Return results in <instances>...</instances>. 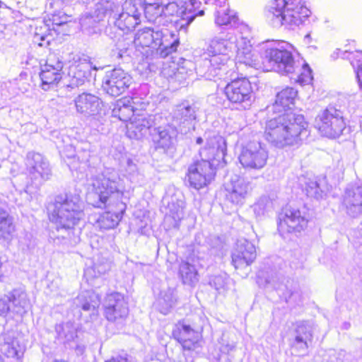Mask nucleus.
I'll use <instances>...</instances> for the list:
<instances>
[{
  "label": "nucleus",
  "instance_id": "obj_43",
  "mask_svg": "<svg viewBox=\"0 0 362 362\" xmlns=\"http://www.w3.org/2000/svg\"><path fill=\"white\" fill-rule=\"evenodd\" d=\"M143 11L148 22L163 25L168 23V21L163 20L162 4L146 6L143 8Z\"/></svg>",
  "mask_w": 362,
  "mask_h": 362
},
{
  "label": "nucleus",
  "instance_id": "obj_50",
  "mask_svg": "<svg viewBox=\"0 0 362 362\" xmlns=\"http://www.w3.org/2000/svg\"><path fill=\"white\" fill-rule=\"evenodd\" d=\"M110 266L107 262L99 264L94 263L93 267L87 268L84 274L87 276H92L93 278H96L102 274H105L108 270H110Z\"/></svg>",
  "mask_w": 362,
  "mask_h": 362
},
{
  "label": "nucleus",
  "instance_id": "obj_37",
  "mask_svg": "<svg viewBox=\"0 0 362 362\" xmlns=\"http://www.w3.org/2000/svg\"><path fill=\"white\" fill-rule=\"evenodd\" d=\"M176 302L177 296L175 290L172 288H168L160 291V296L157 301V307L162 314L167 315L175 306Z\"/></svg>",
  "mask_w": 362,
  "mask_h": 362
},
{
  "label": "nucleus",
  "instance_id": "obj_62",
  "mask_svg": "<svg viewBox=\"0 0 362 362\" xmlns=\"http://www.w3.org/2000/svg\"><path fill=\"white\" fill-rule=\"evenodd\" d=\"M196 142L197 144H201L203 142V139L202 137L197 138Z\"/></svg>",
  "mask_w": 362,
  "mask_h": 362
},
{
  "label": "nucleus",
  "instance_id": "obj_52",
  "mask_svg": "<svg viewBox=\"0 0 362 362\" xmlns=\"http://www.w3.org/2000/svg\"><path fill=\"white\" fill-rule=\"evenodd\" d=\"M18 243L20 248L24 252L30 250L35 245L34 240L30 233H25L23 235L20 236Z\"/></svg>",
  "mask_w": 362,
  "mask_h": 362
},
{
  "label": "nucleus",
  "instance_id": "obj_27",
  "mask_svg": "<svg viewBox=\"0 0 362 362\" xmlns=\"http://www.w3.org/2000/svg\"><path fill=\"white\" fill-rule=\"evenodd\" d=\"M74 101L77 112L85 117L95 115L101 109L100 99L91 93H83L78 95Z\"/></svg>",
  "mask_w": 362,
  "mask_h": 362
},
{
  "label": "nucleus",
  "instance_id": "obj_44",
  "mask_svg": "<svg viewBox=\"0 0 362 362\" xmlns=\"http://www.w3.org/2000/svg\"><path fill=\"white\" fill-rule=\"evenodd\" d=\"M47 16L48 18L46 21L50 24V26L54 33L59 32V27L68 23L69 18V16L60 10L55 11L47 15Z\"/></svg>",
  "mask_w": 362,
  "mask_h": 362
},
{
  "label": "nucleus",
  "instance_id": "obj_34",
  "mask_svg": "<svg viewBox=\"0 0 362 362\" xmlns=\"http://www.w3.org/2000/svg\"><path fill=\"white\" fill-rule=\"evenodd\" d=\"M76 153L71 158L70 166L76 170H81L89 166V161L92 156V146L88 142H81L76 146Z\"/></svg>",
  "mask_w": 362,
  "mask_h": 362
},
{
  "label": "nucleus",
  "instance_id": "obj_11",
  "mask_svg": "<svg viewBox=\"0 0 362 362\" xmlns=\"http://www.w3.org/2000/svg\"><path fill=\"white\" fill-rule=\"evenodd\" d=\"M315 122L322 135L329 138L339 136L346 127L342 112L333 106L327 107L319 114Z\"/></svg>",
  "mask_w": 362,
  "mask_h": 362
},
{
  "label": "nucleus",
  "instance_id": "obj_4",
  "mask_svg": "<svg viewBox=\"0 0 362 362\" xmlns=\"http://www.w3.org/2000/svg\"><path fill=\"white\" fill-rule=\"evenodd\" d=\"M226 141L221 135L216 134L207 139L204 148L199 151L200 160L195 161L188 168L189 185L199 189L210 182L218 167H223L226 154Z\"/></svg>",
  "mask_w": 362,
  "mask_h": 362
},
{
  "label": "nucleus",
  "instance_id": "obj_25",
  "mask_svg": "<svg viewBox=\"0 0 362 362\" xmlns=\"http://www.w3.org/2000/svg\"><path fill=\"white\" fill-rule=\"evenodd\" d=\"M172 334L182 344L184 349L194 350L200 346V332L184 322H178L175 325Z\"/></svg>",
  "mask_w": 362,
  "mask_h": 362
},
{
  "label": "nucleus",
  "instance_id": "obj_41",
  "mask_svg": "<svg viewBox=\"0 0 362 362\" xmlns=\"http://www.w3.org/2000/svg\"><path fill=\"white\" fill-rule=\"evenodd\" d=\"M55 331L58 339L64 343L73 341L77 336L76 327L71 321L57 325Z\"/></svg>",
  "mask_w": 362,
  "mask_h": 362
},
{
  "label": "nucleus",
  "instance_id": "obj_42",
  "mask_svg": "<svg viewBox=\"0 0 362 362\" xmlns=\"http://www.w3.org/2000/svg\"><path fill=\"white\" fill-rule=\"evenodd\" d=\"M225 4L216 11L215 23L218 26L230 25L235 26L238 22V17L235 13L228 8H224Z\"/></svg>",
  "mask_w": 362,
  "mask_h": 362
},
{
  "label": "nucleus",
  "instance_id": "obj_30",
  "mask_svg": "<svg viewBox=\"0 0 362 362\" xmlns=\"http://www.w3.org/2000/svg\"><path fill=\"white\" fill-rule=\"evenodd\" d=\"M91 74V65L89 62H82L71 65L69 68V83L67 87L71 88L78 87L88 81Z\"/></svg>",
  "mask_w": 362,
  "mask_h": 362
},
{
  "label": "nucleus",
  "instance_id": "obj_24",
  "mask_svg": "<svg viewBox=\"0 0 362 362\" xmlns=\"http://www.w3.org/2000/svg\"><path fill=\"white\" fill-rule=\"evenodd\" d=\"M257 257L255 246L246 239L237 240L232 252V264L234 267L242 269L251 264Z\"/></svg>",
  "mask_w": 362,
  "mask_h": 362
},
{
  "label": "nucleus",
  "instance_id": "obj_29",
  "mask_svg": "<svg viewBox=\"0 0 362 362\" xmlns=\"http://www.w3.org/2000/svg\"><path fill=\"white\" fill-rule=\"evenodd\" d=\"M298 91L292 87H286L279 92L276 95L275 102L271 107L272 111L277 113L293 112L295 100Z\"/></svg>",
  "mask_w": 362,
  "mask_h": 362
},
{
  "label": "nucleus",
  "instance_id": "obj_53",
  "mask_svg": "<svg viewBox=\"0 0 362 362\" xmlns=\"http://www.w3.org/2000/svg\"><path fill=\"white\" fill-rule=\"evenodd\" d=\"M125 171L130 178L134 177L137 174V165L133 160L128 158L126 163Z\"/></svg>",
  "mask_w": 362,
  "mask_h": 362
},
{
  "label": "nucleus",
  "instance_id": "obj_26",
  "mask_svg": "<svg viewBox=\"0 0 362 362\" xmlns=\"http://www.w3.org/2000/svg\"><path fill=\"white\" fill-rule=\"evenodd\" d=\"M342 204L351 217L356 218L362 215V186L346 188L343 194Z\"/></svg>",
  "mask_w": 362,
  "mask_h": 362
},
{
  "label": "nucleus",
  "instance_id": "obj_13",
  "mask_svg": "<svg viewBox=\"0 0 362 362\" xmlns=\"http://www.w3.org/2000/svg\"><path fill=\"white\" fill-rule=\"evenodd\" d=\"M26 169L31 180V185L36 189L52 176L48 160L41 154L29 152L26 156Z\"/></svg>",
  "mask_w": 362,
  "mask_h": 362
},
{
  "label": "nucleus",
  "instance_id": "obj_2",
  "mask_svg": "<svg viewBox=\"0 0 362 362\" xmlns=\"http://www.w3.org/2000/svg\"><path fill=\"white\" fill-rule=\"evenodd\" d=\"M108 14L105 34L110 39L117 37L116 29L129 33L141 23V12L135 0H125L122 4L110 1H100L92 12L83 14L80 18L82 29L89 34L100 30L99 23Z\"/></svg>",
  "mask_w": 362,
  "mask_h": 362
},
{
  "label": "nucleus",
  "instance_id": "obj_15",
  "mask_svg": "<svg viewBox=\"0 0 362 362\" xmlns=\"http://www.w3.org/2000/svg\"><path fill=\"white\" fill-rule=\"evenodd\" d=\"M265 58L274 71L281 74H293L298 68L291 52L283 46L267 49L265 51Z\"/></svg>",
  "mask_w": 362,
  "mask_h": 362
},
{
  "label": "nucleus",
  "instance_id": "obj_36",
  "mask_svg": "<svg viewBox=\"0 0 362 362\" xmlns=\"http://www.w3.org/2000/svg\"><path fill=\"white\" fill-rule=\"evenodd\" d=\"M338 57L344 59H348L353 66L360 88L362 90V52L356 50L355 52L341 51L339 49L336 52Z\"/></svg>",
  "mask_w": 362,
  "mask_h": 362
},
{
  "label": "nucleus",
  "instance_id": "obj_55",
  "mask_svg": "<svg viewBox=\"0 0 362 362\" xmlns=\"http://www.w3.org/2000/svg\"><path fill=\"white\" fill-rule=\"evenodd\" d=\"M49 5L51 7H57V8H62L64 6H66L69 4L71 2H72L74 0H49Z\"/></svg>",
  "mask_w": 362,
  "mask_h": 362
},
{
  "label": "nucleus",
  "instance_id": "obj_5",
  "mask_svg": "<svg viewBox=\"0 0 362 362\" xmlns=\"http://www.w3.org/2000/svg\"><path fill=\"white\" fill-rule=\"evenodd\" d=\"M303 115L294 112L279 113L266 123L265 139L276 147L298 144L308 136Z\"/></svg>",
  "mask_w": 362,
  "mask_h": 362
},
{
  "label": "nucleus",
  "instance_id": "obj_46",
  "mask_svg": "<svg viewBox=\"0 0 362 362\" xmlns=\"http://www.w3.org/2000/svg\"><path fill=\"white\" fill-rule=\"evenodd\" d=\"M257 283L259 286L265 288H272L275 290H281L283 287V283L280 282L279 278L277 275L270 276H264L263 272H259L257 275Z\"/></svg>",
  "mask_w": 362,
  "mask_h": 362
},
{
  "label": "nucleus",
  "instance_id": "obj_60",
  "mask_svg": "<svg viewBox=\"0 0 362 362\" xmlns=\"http://www.w3.org/2000/svg\"><path fill=\"white\" fill-rule=\"evenodd\" d=\"M245 57V59L243 60L242 62H243L245 64H248L250 66H252V62H250V57H247L246 56Z\"/></svg>",
  "mask_w": 362,
  "mask_h": 362
},
{
  "label": "nucleus",
  "instance_id": "obj_45",
  "mask_svg": "<svg viewBox=\"0 0 362 362\" xmlns=\"http://www.w3.org/2000/svg\"><path fill=\"white\" fill-rule=\"evenodd\" d=\"M298 68L296 69V72L291 74V79L300 84L309 83L312 79V71L308 64H304L302 67H300L299 62H297Z\"/></svg>",
  "mask_w": 362,
  "mask_h": 362
},
{
  "label": "nucleus",
  "instance_id": "obj_23",
  "mask_svg": "<svg viewBox=\"0 0 362 362\" xmlns=\"http://www.w3.org/2000/svg\"><path fill=\"white\" fill-rule=\"evenodd\" d=\"M148 105V102L137 97L130 99L124 98L116 103L112 110V115L121 121L130 122L135 115L145 110Z\"/></svg>",
  "mask_w": 362,
  "mask_h": 362
},
{
  "label": "nucleus",
  "instance_id": "obj_33",
  "mask_svg": "<svg viewBox=\"0 0 362 362\" xmlns=\"http://www.w3.org/2000/svg\"><path fill=\"white\" fill-rule=\"evenodd\" d=\"M7 300L12 304L11 310L13 313L23 316L27 313L29 301L24 289L21 288H15L9 291L6 296Z\"/></svg>",
  "mask_w": 362,
  "mask_h": 362
},
{
  "label": "nucleus",
  "instance_id": "obj_10",
  "mask_svg": "<svg viewBox=\"0 0 362 362\" xmlns=\"http://www.w3.org/2000/svg\"><path fill=\"white\" fill-rule=\"evenodd\" d=\"M227 100L238 110L249 109L255 100L250 81L245 77L228 83L224 88Z\"/></svg>",
  "mask_w": 362,
  "mask_h": 362
},
{
  "label": "nucleus",
  "instance_id": "obj_54",
  "mask_svg": "<svg viewBox=\"0 0 362 362\" xmlns=\"http://www.w3.org/2000/svg\"><path fill=\"white\" fill-rule=\"evenodd\" d=\"M220 351L223 354H228L230 351L235 349V344L233 342L230 343L224 339V336L221 339Z\"/></svg>",
  "mask_w": 362,
  "mask_h": 362
},
{
  "label": "nucleus",
  "instance_id": "obj_17",
  "mask_svg": "<svg viewBox=\"0 0 362 362\" xmlns=\"http://www.w3.org/2000/svg\"><path fill=\"white\" fill-rule=\"evenodd\" d=\"M163 124L155 126L153 133V141L156 150L165 153L174 148L178 129L170 122L168 116L163 115Z\"/></svg>",
  "mask_w": 362,
  "mask_h": 362
},
{
  "label": "nucleus",
  "instance_id": "obj_61",
  "mask_svg": "<svg viewBox=\"0 0 362 362\" xmlns=\"http://www.w3.org/2000/svg\"><path fill=\"white\" fill-rule=\"evenodd\" d=\"M310 33H308L305 37H304V40L305 42V43H310Z\"/></svg>",
  "mask_w": 362,
  "mask_h": 362
},
{
  "label": "nucleus",
  "instance_id": "obj_7",
  "mask_svg": "<svg viewBox=\"0 0 362 362\" xmlns=\"http://www.w3.org/2000/svg\"><path fill=\"white\" fill-rule=\"evenodd\" d=\"M50 211L51 221L60 227L76 226L85 215L80 196L71 193L56 196Z\"/></svg>",
  "mask_w": 362,
  "mask_h": 362
},
{
  "label": "nucleus",
  "instance_id": "obj_32",
  "mask_svg": "<svg viewBox=\"0 0 362 362\" xmlns=\"http://www.w3.org/2000/svg\"><path fill=\"white\" fill-rule=\"evenodd\" d=\"M74 304L76 308H81L85 312L95 314L100 304L99 296L93 291H84L78 295L74 300Z\"/></svg>",
  "mask_w": 362,
  "mask_h": 362
},
{
  "label": "nucleus",
  "instance_id": "obj_19",
  "mask_svg": "<svg viewBox=\"0 0 362 362\" xmlns=\"http://www.w3.org/2000/svg\"><path fill=\"white\" fill-rule=\"evenodd\" d=\"M308 224L305 213L298 209L286 208L279 215L278 230L281 235L300 231Z\"/></svg>",
  "mask_w": 362,
  "mask_h": 362
},
{
  "label": "nucleus",
  "instance_id": "obj_21",
  "mask_svg": "<svg viewBox=\"0 0 362 362\" xmlns=\"http://www.w3.org/2000/svg\"><path fill=\"white\" fill-rule=\"evenodd\" d=\"M291 335V349L298 355L305 354L313 339L311 326L305 321L298 322L293 325Z\"/></svg>",
  "mask_w": 362,
  "mask_h": 362
},
{
  "label": "nucleus",
  "instance_id": "obj_39",
  "mask_svg": "<svg viewBox=\"0 0 362 362\" xmlns=\"http://www.w3.org/2000/svg\"><path fill=\"white\" fill-rule=\"evenodd\" d=\"M179 275L184 284L193 286L198 281V273L194 265L182 261L179 265Z\"/></svg>",
  "mask_w": 362,
  "mask_h": 362
},
{
  "label": "nucleus",
  "instance_id": "obj_56",
  "mask_svg": "<svg viewBox=\"0 0 362 362\" xmlns=\"http://www.w3.org/2000/svg\"><path fill=\"white\" fill-rule=\"evenodd\" d=\"M11 310V306L8 305L4 300H0V316H4Z\"/></svg>",
  "mask_w": 362,
  "mask_h": 362
},
{
  "label": "nucleus",
  "instance_id": "obj_9",
  "mask_svg": "<svg viewBox=\"0 0 362 362\" xmlns=\"http://www.w3.org/2000/svg\"><path fill=\"white\" fill-rule=\"evenodd\" d=\"M198 4L197 0H189V3L182 0H170L168 4H162L163 20L168 23L173 21L172 18L180 17L177 23L180 29H186L196 17L204 14V10L197 11Z\"/></svg>",
  "mask_w": 362,
  "mask_h": 362
},
{
  "label": "nucleus",
  "instance_id": "obj_20",
  "mask_svg": "<svg viewBox=\"0 0 362 362\" xmlns=\"http://www.w3.org/2000/svg\"><path fill=\"white\" fill-rule=\"evenodd\" d=\"M103 306L108 321L120 323L128 316L127 303L119 293L114 292L107 295Z\"/></svg>",
  "mask_w": 362,
  "mask_h": 362
},
{
  "label": "nucleus",
  "instance_id": "obj_28",
  "mask_svg": "<svg viewBox=\"0 0 362 362\" xmlns=\"http://www.w3.org/2000/svg\"><path fill=\"white\" fill-rule=\"evenodd\" d=\"M63 62L55 59L54 57H50L42 69L40 78L42 83V88L46 90L49 86L54 85L62 78L61 71L63 68Z\"/></svg>",
  "mask_w": 362,
  "mask_h": 362
},
{
  "label": "nucleus",
  "instance_id": "obj_14",
  "mask_svg": "<svg viewBox=\"0 0 362 362\" xmlns=\"http://www.w3.org/2000/svg\"><path fill=\"white\" fill-rule=\"evenodd\" d=\"M163 113L148 115L144 110L139 112L127 125V135L131 139H141L145 136L151 128L155 129L157 124H163Z\"/></svg>",
  "mask_w": 362,
  "mask_h": 362
},
{
  "label": "nucleus",
  "instance_id": "obj_31",
  "mask_svg": "<svg viewBox=\"0 0 362 362\" xmlns=\"http://www.w3.org/2000/svg\"><path fill=\"white\" fill-rule=\"evenodd\" d=\"M185 203L182 199L173 196L170 200L168 201V208L169 211L165 216V223L169 228H177L180 226V222L184 216Z\"/></svg>",
  "mask_w": 362,
  "mask_h": 362
},
{
  "label": "nucleus",
  "instance_id": "obj_1",
  "mask_svg": "<svg viewBox=\"0 0 362 362\" xmlns=\"http://www.w3.org/2000/svg\"><path fill=\"white\" fill-rule=\"evenodd\" d=\"M89 189L94 199L93 205L106 208L115 205L116 211L109 210L101 214L96 221V227L109 230L117 226L126 209L120 201L124 194V186L118 172L111 168H105L100 173L93 175L89 180Z\"/></svg>",
  "mask_w": 362,
  "mask_h": 362
},
{
  "label": "nucleus",
  "instance_id": "obj_3",
  "mask_svg": "<svg viewBox=\"0 0 362 362\" xmlns=\"http://www.w3.org/2000/svg\"><path fill=\"white\" fill-rule=\"evenodd\" d=\"M250 42L247 37H238L232 33H228L225 38H213L206 52L195 67L197 74L207 80L216 76L221 78L228 70L229 53L236 52L240 59L243 54H250Z\"/></svg>",
  "mask_w": 362,
  "mask_h": 362
},
{
  "label": "nucleus",
  "instance_id": "obj_51",
  "mask_svg": "<svg viewBox=\"0 0 362 362\" xmlns=\"http://www.w3.org/2000/svg\"><path fill=\"white\" fill-rule=\"evenodd\" d=\"M122 35L120 33H117V37L112 39L113 41H117L116 44V49L114 50V56L118 59H125L129 57V49L127 47L122 45L123 40H120Z\"/></svg>",
  "mask_w": 362,
  "mask_h": 362
},
{
  "label": "nucleus",
  "instance_id": "obj_8",
  "mask_svg": "<svg viewBox=\"0 0 362 362\" xmlns=\"http://www.w3.org/2000/svg\"><path fill=\"white\" fill-rule=\"evenodd\" d=\"M163 37L164 35L161 30L146 27L136 32L134 42L136 47L156 49L160 57L165 58L177 51L180 40L174 33H170L169 37L166 36L165 40Z\"/></svg>",
  "mask_w": 362,
  "mask_h": 362
},
{
  "label": "nucleus",
  "instance_id": "obj_49",
  "mask_svg": "<svg viewBox=\"0 0 362 362\" xmlns=\"http://www.w3.org/2000/svg\"><path fill=\"white\" fill-rule=\"evenodd\" d=\"M229 280L228 275L226 273H222L211 276L209 280V284L221 293L227 289Z\"/></svg>",
  "mask_w": 362,
  "mask_h": 362
},
{
  "label": "nucleus",
  "instance_id": "obj_6",
  "mask_svg": "<svg viewBox=\"0 0 362 362\" xmlns=\"http://www.w3.org/2000/svg\"><path fill=\"white\" fill-rule=\"evenodd\" d=\"M310 14V10L301 0H274L269 6L267 18L274 28L284 26L294 29L302 24Z\"/></svg>",
  "mask_w": 362,
  "mask_h": 362
},
{
  "label": "nucleus",
  "instance_id": "obj_47",
  "mask_svg": "<svg viewBox=\"0 0 362 362\" xmlns=\"http://www.w3.org/2000/svg\"><path fill=\"white\" fill-rule=\"evenodd\" d=\"M273 201L268 196H262L254 204V212L258 216H264L273 209Z\"/></svg>",
  "mask_w": 362,
  "mask_h": 362
},
{
  "label": "nucleus",
  "instance_id": "obj_16",
  "mask_svg": "<svg viewBox=\"0 0 362 362\" xmlns=\"http://www.w3.org/2000/svg\"><path fill=\"white\" fill-rule=\"evenodd\" d=\"M267 158L265 146L257 141H250L243 146L239 156L240 163L244 168L255 170L262 168Z\"/></svg>",
  "mask_w": 362,
  "mask_h": 362
},
{
  "label": "nucleus",
  "instance_id": "obj_40",
  "mask_svg": "<svg viewBox=\"0 0 362 362\" xmlns=\"http://www.w3.org/2000/svg\"><path fill=\"white\" fill-rule=\"evenodd\" d=\"M52 31L50 24L46 20L37 21L33 34L34 42H37L40 46H42V41H47L49 44L53 39Z\"/></svg>",
  "mask_w": 362,
  "mask_h": 362
},
{
  "label": "nucleus",
  "instance_id": "obj_48",
  "mask_svg": "<svg viewBox=\"0 0 362 362\" xmlns=\"http://www.w3.org/2000/svg\"><path fill=\"white\" fill-rule=\"evenodd\" d=\"M305 191L308 197L320 199L325 195V192L322 189L320 184L316 180H309L305 182Z\"/></svg>",
  "mask_w": 362,
  "mask_h": 362
},
{
  "label": "nucleus",
  "instance_id": "obj_64",
  "mask_svg": "<svg viewBox=\"0 0 362 362\" xmlns=\"http://www.w3.org/2000/svg\"><path fill=\"white\" fill-rule=\"evenodd\" d=\"M1 276V262H0V276Z\"/></svg>",
  "mask_w": 362,
  "mask_h": 362
},
{
  "label": "nucleus",
  "instance_id": "obj_58",
  "mask_svg": "<svg viewBox=\"0 0 362 362\" xmlns=\"http://www.w3.org/2000/svg\"><path fill=\"white\" fill-rule=\"evenodd\" d=\"M142 8L149 5L159 4L158 0H140Z\"/></svg>",
  "mask_w": 362,
  "mask_h": 362
},
{
  "label": "nucleus",
  "instance_id": "obj_18",
  "mask_svg": "<svg viewBox=\"0 0 362 362\" xmlns=\"http://www.w3.org/2000/svg\"><path fill=\"white\" fill-rule=\"evenodd\" d=\"M132 77L124 70L118 68L107 71L103 79V90L112 97L124 93L132 83Z\"/></svg>",
  "mask_w": 362,
  "mask_h": 362
},
{
  "label": "nucleus",
  "instance_id": "obj_63",
  "mask_svg": "<svg viewBox=\"0 0 362 362\" xmlns=\"http://www.w3.org/2000/svg\"><path fill=\"white\" fill-rule=\"evenodd\" d=\"M185 63L186 66H188V65L192 66H193L192 63L190 61H186Z\"/></svg>",
  "mask_w": 362,
  "mask_h": 362
},
{
  "label": "nucleus",
  "instance_id": "obj_22",
  "mask_svg": "<svg viewBox=\"0 0 362 362\" xmlns=\"http://www.w3.org/2000/svg\"><path fill=\"white\" fill-rule=\"evenodd\" d=\"M252 189L250 181L238 175H234L226 185V199L235 205H243Z\"/></svg>",
  "mask_w": 362,
  "mask_h": 362
},
{
  "label": "nucleus",
  "instance_id": "obj_57",
  "mask_svg": "<svg viewBox=\"0 0 362 362\" xmlns=\"http://www.w3.org/2000/svg\"><path fill=\"white\" fill-rule=\"evenodd\" d=\"M205 4H212L222 7L223 4H226V0H204Z\"/></svg>",
  "mask_w": 362,
  "mask_h": 362
},
{
  "label": "nucleus",
  "instance_id": "obj_35",
  "mask_svg": "<svg viewBox=\"0 0 362 362\" xmlns=\"http://www.w3.org/2000/svg\"><path fill=\"white\" fill-rule=\"evenodd\" d=\"M55 225V231H52L54 241L56 244H64L67 245H74L79 241V237L75 234V226H66L60 227L58 224Z\"/></svg>",
  "mask_w": 362,
  "mask_h": 362
},
{
  "label": "nucleus",
  "instance_id": "obj_59",
  "mask_svg": "<svg viewBox=\"0 0 362 362\" xmlns=\"http://www.w3.org/2000/svg\"><path fill=\"white\" fill-rule=\"evenodd\" d=\"M106 362H129V361L127 358L119 356L113 357L110 360L107 361Z\"/></svg>",
  "mask_w": 362,
  "mask_h": 362
},
{
  "label": "nucleus",
  "instance_id": "obj_38",
  "mask_svg": "<svg viewBox=\"0 0 362 362\" xmlns=\"http://www.w3.org/2000/svg\"><path fill=\"white\" fill-rule=\"evenodd\" d=\"M14 231L13 218L5 209L0 207V240H10Z\"/></svg>",
  "mask_w": 362,
  "mask_h": 362
},
{
  "label": "nucleus",
  "instance_id": "obj_12",
  "mask_svg": "<svg viewBox=\"0 0 362 362\" xmlns=\"http://www.w3.org/2000/svg\"><path fill=\"white\" fill-rule=\"evenodd\" d=\"M198 110L194 103L183 101L175 107L172 115L168 117L181 134H185L194 129Z\"/></svg>",
  "mask_w": 362,
  "mask_h": 362
}]
</instances>
